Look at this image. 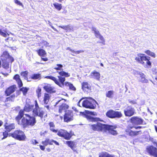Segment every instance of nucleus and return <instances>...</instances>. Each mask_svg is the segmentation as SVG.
<instances>
[{"instance_id":"aec40b11","label":"nucleus","mask_w":157,"mask_h":157,"mask_svg":"<svg viewBox=\"0 0 157 157\" xmlns=\"http://www.w3.org/2000/svg\"><path fill=\"white\" fill-rule=\"evenodd\" d=\"M3 126L5 130L9 132H11L15 128V124L13 123L9 124L7 122L4 123Z\"/></svg>"},{"instance_id":"f704fd0d","label":"nucleus","mask_w":157,"mask_h":157,"mask_svg":"<svg viewBox=\"0 0 157 157\" xmlns=\"http://www.w3.org/2000/svg\"><path fill=\"white\" fill-rule=\"evenodd\" d=\"M56 67L54 68V69L57 71V72L63 71L62 68L63 66L61 64H56Z\"/></svg>"},{"instance_id":"09e8293b","label":"nucleus","mask_w":157,"mask_h":157,"mask_svg":"<svg viewBox=\"0 0 157 157\" xmlns=\"http://www.w3.org/2000/svg\"><path fill=\"white\" fill-rule=\"evenodd\" d=\"M48 132V131H45L43 132H41L40 133V135L41 136H44L45 134L46 133H47Z\"/></svg>"},{"instance_id":"864d4df0","label":"nucleus","mask_w":157,"mask_h":157,"mask_svg":"<svg viewBox=\"0 0 157 157\" xmlns=\"http://www.w3.org/2000/svg\"><path fill=\"white\" fill-rule=\"evenodd\" d=\"M154 82H156V84H157V75L155 77Z\"/></svg>"},{"instance_id":"f257e3e1","label":"nucleus","mask_w":157,"mask_h":157,"mask_svg":"<svg viewBox=\"0 0 157 157\" xmlns=\"http://www.w3.org/2000/svg\"><path fill=\"white\" fill-rule=\"evenodd\" d=\"M33 107V105L26 104L23 109H21L19 111L18 115L15 118L18 123L24 129L29 126H33L36 123V119L34 116H32L29 114H24L25 116L23 117L24 111L30 112Z\"/></svg>"},{"instance_id":"de8ad7c7","label":"nucleus","mask_w":157,"mask_h":157,"mask_svg":"<svg viewBox=\"0 0 157 157\" xmlns=\"http://www.w3.org/2000/svg\"><path fill=\"white\" fill-rule=\"evenodd\" d=\"M103 42H105V40L103 36L100 35L98 37Z\"/></svg>"},{"instance_id":"6ab92c4d","label":"nucleus","mask_w":157,"mask_h":157,"mask_svg":"<svg viewBox=\"0 0 157 157\" xmlns=\"http://www.w3.org/2000/svg\"><path fill=\"white\" fill-rule=\"evenodd\" d=\"M1 59L2 60H6L8 61H10L11 63L14 60L13 58L10 56L8 52L6 51H5L3 52L1 56Z\"/></svg>"},{"instance_id":"8fccbe9b","label":"nucleus","mask_w":157,"mask_h":157,"mask_svg":"<svg viewBox=\"0 0 157 157\" xmlns=\"http://www.w3.org/2000/svg\"><path fill=\"white\" fill-rule=\"evenodd\" d=\"M66 50L70 51L72 53H73L74 51V50L71 49L70 47L67 48H66Z\"/></svg>"},{"instance_id":"a18cd8bd","label":"nucleus","mask_w":157,"mask_h":157,"mask_svg":"<svg viewBox=\"0 0 157 157\" xmlns=\"http://www.w3.org/2000/svg\"><path fill=\"white\" fill-rule=\"evenodd\" d=\"M31 144L33 145H35L38 143V142L36 140H31Z\"/></svg>"},{"instance_id":"cd10ccee","label":"nucleus","mask_w":157,"mask_h":157,"mask_svg":"<svg viewBox=\"0 0 157 157\" xmlns=\"http://www.w3.org/2000/svg\"><path fill=\"white\" fill-rule=\"evenodd\" d=\"M7 97L5 100V101L13 102L14 101L16 96L14 94H13Z\"/></svg>"},{"instance_id":"7c9ffc66","label":"nucleus","mask_w":157,"mask_h":157,"mask_svg":"<svg viewBox=\"0 0 157 157\" xmlns=\"http://www.w3.org/2000/svg\"><path fill=\"white\" fill-rule=\"evenodd\" d=\"M114 91L113 90L108 91L105 94L106 97L109 98H112L113 97Z\"/></svg>"},{"instance_id":"ddd939ff","label":"nucleus","mask_w":157,"mask_h":157,"mask_svg":"<svg viewBox=\"0 0 157 157\" xmlns=\"http://www.w3.org/2000/svg\"><path fill=\"white\" fill-rule=\"evenodd\" d=\"M74 114L71 110H68L65 111L63 116L64 121L66 122H68L73 120Z\"/></svg>"},{"instance_id":"7ed1b4c3","label":"nucleus","mask_w":157,"mask_h":157,"mask_svg":"<svg viewBox=\"0 0 157 157\" xmlns=\"http://www.w3.org/2000/svg\"><path fill=\"white\" fill-rule=\"evenodd\" d=\"M98 122H97L95 124H89L90 130L92 131L98 132H106L108 131L110 133L113 135H116L117 134V131L114 130L117 128L116 125L104 124Z\"/></svg>"},{"instance_id":"c85d7f7f","label":"nucleus","mask_w":157,"mask_h":157,"mask_svg":"<svg viewBox=\"0 0 157 157\" xmlns=\"http://www.w3.org/2000/svg\"><path fill=\"white\" fill-rule=\"evenodd\" d=\"M50 98L49 95L46 93L44 94L43 101L44 104H47Z\"/></svg>"},{"instance_id":"dca6fc26","label":"nucleus","mask_w":157,"mask_h":157,"mask_svg":"<svg viewBox=\"0 0 157 157\" xmlns=\"http://www.w3.org/2000/svg\"><path fill=\"white\" fill-rule=\"evenodd\" d=\"M38 55L40 57L41 60L45 62L48 60V58L46 56L47 53L46 51L44 49L40 48L36 50Z\"/></svg>"},{"instance_id":"72a5a7b5","label":"nucleus","mask_w":157,"mask_h":157,"mask_svg":"<svg viewBox=\"0 0 157 157\" xmlns=\"http://www.w3.org/2000/svg\"><path fill=\"white\" fill-rule=\"evenodd\" d=\"M29 88L26 87H21L19 89V91L22 92L24 95H25L26 94Z\"/></svg>"},{"instance_id":"c03bdc74","label":"nucleus","mask_w":157,"mask_h":157,"mask_svg":"<svg viewBox=\"0 0 157 157\" xmlns=\"http://www.w3.org/2000/svg\"><path fill=\"white\" fill-rule=\"evenodd\" d=\"M84 50H78L77 51H75L74 50V51L73 52V53H74L75 54H79L83 52H84Z\"/></svg>"},{"instance_id":"37998d69","label":"nucleus","mask_w":157,"mask_h":157,"mask_svg":"<svg viewBox=\"0 0 157 157\" xmlns=\"http://www.w3.org/2000/svg\"><path fill=\"white\" fill-rule=\"evenodd\" d=\"M14 3L17 4V5H18L20 6H21L22 7H24V6L22 4V3H21L20 1H18V0H14Z\"/></svg>"},{"instance_id":"4468645a","label":"nucleus","mask_w":157,"mask_h":157,"mask_svg":"<svg viewBox=\"0 0 157 157\" xmlns=\"http://www.w3.org/2000/svg\"><path fill=\"white\" fill-rule=\"evenodd\" d=\"M146 152L150 155L154 157H157V148L152 145L147 147Z\"/></svg>"},{"instance_id":"69168bd1","label":"nucleus","mask_w":157,"mask_h":157,"mask_svg":"<svg viewBox=\"0 0 157 157\" xmlns=\"http://www.w3.org/2000/svg\"><path fill=\"white\" fill-rule=\"evenodd\" d=\"M75 111L76 112H78V110H77V109H75Z\"/></svg>"},{"instance_id":"b1692460","label":"nucleus","mask_w":157,"mask_h":157,"mask_svg":"<svg viewBox=\"0 0 157 157\" xmlns=\"http://www.w3.org/2000/svg\"><path fill=\"white\" fill-rule=\"evenodd\" d=\"M90 76L91 78L98 81H99L100 78V73L95 70L91 72Z\"/></svg>"},{"instance_id":"9b49d317","label":"nucleus","mask_w":157,"mask_h":157,"mask_svg":"<svg viewBox=\"0 0 157 157\" xmlns=\"http://www.w3.org/2000/svg\"><path fill=\"white\" fill-rule=\"evenodd\" d=\"M63 100V99H62L58 101L55 105V106H56L58 104H59L58 106L59 107L58 111L59 113H62L63 111L65 112L66 110L69 108L68 105L62 101Z\"/></svg>"},{"instance_id":"5fc2aeb1","label":"nucleus","mask_w":157,"mask_h":157,"mask_svg":"<svg viewBox=\"0 0 157 157\" xmlns=\"http://www.w3.org/2000/svg\"><path fill=\"white\" fill-rule=\"evenodd\" d=\"M153 144L157 147V142H152Z\"/></svg>"},{"instance_id":"4d7b16f0","label":"nucleus","mask_w":157,"mask_h":157,"mask_svg":"<svg viewBox=\"0 0 157 157\" xmlns=\"http://www.w3.org/2000/svg\"><path fill=\"white\" fill-rule=\"evenodd\" d=\"M83 98H82L81 99H80L79 100V101H78V105L79 106H80L79 105V103H80V102L81 101V100H82V99H83Z\"/></svg>"},{"instance_id":"f3484780","label":"nucleus","mask_w":157,"mask_h":157,"mask_svg":"<svg viewBox=\"0 0 157 157\" xmlns=\"http://www.w3.org/2000/svg\"><path fill=\"white\" fill-rule=\"evenodd\" d=\"M135 111L134 108L131 106H127L124 110L125 116L127 117L132 116L135 113Z\"/></svg>"},{"instance_id":"e433bc0d","label":"nucleus","mask_w":157,"mask_h":157,"mask_svg":"<svg viewBox=\"0 0 157 157\" xmlns=\"http://www.w3.org/2000/svg\"><path fill=\"white\" fill-rule=\"evenodd\" d=\"M144 52L148 56H150L153 58L155 57V54L154 52H151L149 50H146Z\"/></svg>"},{"instance_id":"2eb2a0df","label":"nucleus","mask_w":157,"mask_h":157,"mask_svg":"<svg viewBox=\"0 0 157 157\" xmlns=\"http://www.w3.org/2000/svg\"><path fill=\"white\" fill-rule=\"evenodd\" d=\"M129 121L133 125L143 124L144 121L142 119L136 116H134L131 117Z\"/></svg>"},{"instance_id":"412c9836","label":"nucleus","mask_w":157,"mask_h":157,"mask_svg":"<svg viewBox=\"0 0 157 157\" xmlns=\"http://www.w3.org/2000/svg\"><path fill=\"white\" fill-rule=\"evenodd\" d=\"M43 88L46 91L49 93H53L56 92L55 90V88L49 84H45L43 87Z\"/></svg>"},{"instance_id":"0e129e2a","label":"nucleus","mask_w":157,"mask_h":157,"mask_svg":"<svg viewBox=\"0 0 157 157\" xmlns=\"http://www.w3.org/2000/svg\"><path fill=\"white\" fill-rule=\"evenodd\" d=\"M1 60H0V67H1Z\"/></svg>"},{"instance_id":"a878e982","label":"nucleus","mask_w":157,"mask_h":157,"mask_svg":"<svg viewBox=\"0 0 157 157\" xmlns=\"http://www.w3.org/2000/svg\"><path fill=\"white\" fill-rule=\"evenodd\" d=\"M48 124L49 129L51 132L55 133H56L58 132V129H55V125L53 122H50Z\"/></svg>"},{"instance_id":"a211bd4d","label":"nucleus","mask_w":157,"mask_h":157,"mask_svg":"<svg viewBox=\"0 0 157 157\" xmlns=\"http://www.w3.org/2000/svg\"><path fill=\"white\" fill-rule=\"evenodd\" d=\"M17 86L15 84L11 85L6 89L5 94L6 96H8L15 91L17 89Z\"/></svg>"},{"instance_id":"6e6552de","label":"nucleus","mask_w":157,"mask_h":157,"mask_svg":"<svg viewBox=\"0 0 157 157\" xmlns=\"http://www.w3.org/2000/svg\"><path fill=\"white\" fill-rule=\"evenodd\" d=\"M105 114L107 117L111 119L120 118L123 116L121 111H116L111 109L108 110Z\"/></svg>"},{"instance_id":"ea45409f","label":"nucleus","mask_w":157,"mask_h":157,"mask_svg":"<svg viewBox=\"0 0 157 157\" xmlns=\"http://www.w3.org/2000/svg\"><path fill=\"white\" fill-rule=\"evenodd\" d=\"M28 72L27 71H25L21 72L20 73V75H22L23 77H24L25 78L27 79L28 78Z\"/></svg>"},{"instance_id":"1a4fd4ad","label":"nucleus","mask_w":157,"mask_h":157,"mask_svg":"<svg viewBox=\"0 0 157 157\" xmlns=\"http://www.w3.org/2000/svg\"><path fill=\"white\" fill-rule=\"evenodd\" d=\"M134 126H128L125 130V132L126 135L130 137L134 138L139 135L142 133L141 130L134 131L132 130Z\"/></svg>"},{"instance_id":"49530a36","label":"nucleus","mask_w":157,"mask_h":157,"mask_svg":"<svg viewBox=\"0 0 157 157\" xmlns=\"http://www.w3.org/2000/svg\"><path fill=\"white\" fill-rule=\"evenodd\" d=\"M51 143L53 144V143H54L55 144L57 145H59V144L58 142L57 141H56V140H51Z\"/></svg>"},{"instance_id":"f03ea898","label":"nucleus","mask_w":157,"mask_h":157,"mask_svg":"<svg viewBox=\"0 0 157 157\" xmlns=\"http://www.w3.org/2000/svg\"><path fill=\"white\" fill-rule=\"evenodd\" d=\"M59 75L57 76L58 78L56 77L51 76H47L45 77V78L50 79L53 81L56 84L60 87H62L64 86H69V89L72 91H75L76 88L72 84L68 82H65L66 78L69 77L70 74L64 71H58Z\"/></svg>"},{"instance_id":"f8f14e48","label":"nucleus","mask_w":157,"mask_h":157,"mask_svg":"<svg viewBox=\"0 0 157 157\" xmlns=\"http://www.w3.org/2000/svg\"><path fill=\"white\" fill-rule=\"evenodd\" d=\"M35 108L33 110V113L34 114L35 117L38 116L41 119H42L44 117L45 113L43 110H39V112H38V110L40 108L39 107L36 100L35 101Z\"/></svg>"},{"instance_id":"bb28decb","label":"nucleus","mask_w":157,"mask_h":157,"mask_svg":"<svg viewBox=\"0 0 157 157\" xmlns=\"http://www.w3.org/2000/svg\"><path fill=\"white\" fill-rule=\"evenodd\" d=\"M66 144L73 150L76 147L75 142L72 140L66 141Z\"/></svg>"},{"instance_id":"5701e85b","label":"nucleus","mask_w":157,"mask_h":157,"mask_svg":"<svg viewBox=\"0 0 157 157\" xmlns=\"http://www.w3.org/2000/svg\"><path fill=\"white\" fill-rule=\"evenodd\" d=\"M13 78L16 82L19 88H20L22 86L23 84L19 75L17 74L13 76Z\"/></svg>"},{"instance_id":"393cba45","label":"nucleus","mask_w":157,"mask_h":157,"mask_svg":"<svg viewBox=\"0 0 157 157\" xmlns=\"http://www.w3.org/2000/svg\"><path fill=\"white\" fill-rule=\"evenodd\" d=\"M82 88L83 90L88 91L91 89V85L86 82H83L82 84Z\"/></svg>"},{"instance_id":"3c124183","label":"nucleus","mask_w":157,"mask_h":157,"mask_svg":"<svg viewBox=\"0 0 157 157\" xmlns=\"http://www.w3.org/2000/svg\"><path fill=\"white\" fill-rule=\"evenodd\" d=\"M134 128L136 129H140L143 128V127L141 126H138L137 127H134Z\"/></svg>"},{"instance_id":"9d476101","label":"nucleus","mask_w":157,"mask_h":157,"mask_svg":"<svg viewBox=\"0 0 157 157\" xmlns=\"http://www.w3.org/2000/svg\"><path fill=\"white\" fill-rule=\"evenodd\" d=\"M57 135L59 136L63 137L66 140H69L71 137L74 135V133L70 131V133L68 132L66 130L61 129L59 131L58 130Z\"/></svg>"},{"instance_id":"603ef678","label":"nucleus","mask_w":157,"mask_h":157,"mask_svg":"<svg viewBox=\"0 0 157 157\" xmlns=\"http://www.w3.org/2000/svg\"><path fill=\"white\" fill-rule=\"evenodd\" d=\"M51 27L52 29L54 31H55L56 32H58V30L56 29L54 27V26H53L52 25H51Z\"/></svg>"},{"instance_id":"79ce46f5","label":"nucleus","mask_w":157,"mask_h":157,"mask_svg":"<svg viewBox=\"0 0 157 157\" xmlns=\"http://www.w3.org/2000/svg\"><path fill=\"white\" fill-rule=\"evenodd\" d=\"M41 89L40 88H38L36 90V92L37 94V96L39 98L41 96Z\"/></svg>"},{"instance_id":"e2e57ef3","label":"nucleus","mask_w":157,"mask_h":157,"mask_svg":"<svg viewBox=\"0 0 157 157\" xmlns=\"http://www.w3.org/2000/svg\"><path fill=\"white\" fill-rule=\"evenodd\" d=\"M100 65L101 66L103 67V64L102 63H101Z\"/></svg>"},{"instance_id":"20e7f679","label":"nucleus","mask_w":157,"mask_h":157,"mask_svg":"<svg viewBox=\"0 0 157 157\" xmlns=\"http://www.w3.org/2000/svg\"><path fill=\"white\" fill-rule=\"evenodd\" d=\"M135 59L138 63L144 66L145 65L147 68H151V63L150 61V57L147 56L144 54H138Z\"/></svg>"},{"instance_id":"bf43d9fd","label":"nucleus","mask_w":157,"mask_h":157,"mask_svg":"<svg viewBox=\"0 0 157 157\" xmlns=\"http://www.w3.org/2000/svg\"><path fill=\"white\" fill-rule=\"evenodd\" d=\"M151 141L152 143V142H155V141H154V140H153V139L152 138V139H149Z\"/></svg>"},{"instance_id":"473e14b6","label":"nucleus","mask_w":157,"mask_h":157,"mask_svg":"<svg viewBox=\"0 0 157 157\" xmlns=\"http://www.w3.org/2000/svg\"><path fill=\"white\" fill-rule=\"evenodd\" d=\"M141 79L140 80L139 82L143 83H147L148 82V81L145 78V75L144 74H142L140 75Z\"/></svg>"},{"instance_id":"6e6d98bb","label":"nucleus","mask_w":157,"mask_h":157,"mask_svg":"<svg viewBox=\"0 0 157 157\" xmlns=\"http://www.w3.org/2000/svg\"><path fill=\"white\" fill-rule=\"evenodd\" d=\"M3 122L2 120H0V127H1L3 124Z\"/></svg>"},{"instance_id":"680f3d73","label":"nucleus","mask_w":157,"mask_h":157,"mask_svg":"<svg viewBox=\"0 0 157 157\" xmlns=\"http://www.w3.org/2000/svg\"><path fill=\"white\" fill-rule=\"evenodd\" d=\"M155 131H156V132H157V127L156 126H155Z\"/></svg>"},{"instance_id":"13d9d810","label":"nucleus","mask_w":157,"mask_h":157,"mask_svg":"<svg viewBox=\"0 0 157 157\" xmlns=\"http://www.w3.org/2000/svg\"><path fill=\"white\" fill-rule=\"evenodd\" d=\"M47 150L48 151V152H50L51 151V149L50 148H47Z\"/></svg>"},{"instance_id":"4c0bfd02","label":"nucleus","mask_w":157,"mask_h":157,"mask_svg":"<svg viewBox=\"0 0 157 157\" xmlns=\"http://www.w3.org/2000/svg\"><path fill=\"white\" fill-rule=\"evenodd\" d=\"M53 5L55 8L59 11H60L62 9V5L61 4L56 2L53 3Z\"/></svg>"},{"instance_id":"a19ab883","label":"nucleus","mask_w":157,"mask_h":157,"mask_svg":"<svg viewBox=\"0 0 157 157\" xmlns=\"http://www.w3.org/2000/svg\"><path fill=\"white\" fill-rule=\"evenodd\" d=\"M9 132L5 130L4 132H2V134L3 137H2V139H5L9 135Z\"/></svg>"},{"instance_id":"423d86ee","label":"nucleus","mask_w":157,"mask_h":157,"mask_svg":"<svg viewBox=\"0 0 157 157\" xmlns=\"http://www.w3.org/2000/svg\"><path fill=\"white\" fill-rule=\"evenodd\" d=\"M80 113L81 115L83 116L84 117L86 118L89 121H103V120L101 119L99 117H94L89 115H94V112H90L88 110H85L84 112H80Z\"/></svg>"},{"instance_id":"0eeeda50","label":"nucleus","mask_w":157,"mask_h":157,"mask_svg":"<svg viewBox=\"0 0 157 157\" xmlns=\"http://www.w3.org/2000/svg\"><path fill=\"white\" fill-rule=\"evenodd\" d=\"M11 136L14 139L19 141H25L26 138L24 132L20 130L14 131L11 133Z\"/></svg>"},{"instance_id":"4be33fe9","label":"nucleus","mask_w":157,"mask_h":157,"mask_svg":"<svg viewBox=\"0 0 157 157\" xmlns=\"http://www.w3.org/2000/svg\"><path fill=\"white\" fill-rule=\"evenodd\" d=\"M41 143L43 145H40L39 146L40 149L43 151L44 150L45 146L48 145H52V143H51V140L48 138H46L44 140L42 141Z\"/></svg>"},{"instance_id":"2f4dec72","label":"nucleus","mask_w":157,"mask_h":157,"mask_svg":"<svg viewBox=\"0 0 157 157\" xmlns=\"http://www.w3.org/2000/svg\"><path fill=\"white\" fill-rule=\"evenodd\" d=\"M2 67L6 69L9 68V63L10 62V61H8L6 60H4V61L2 60Z\"/></svg>"},{"instance_id":"c756f323","label":"nucleus","mask_w":157,"mask_h":157,"mask_svg":"<svg viewBox=\"0 0 157 157\" xmlns=\"http://www.w3.org/2000/svg\"><path fill=\"white\" fill-rule=\"evenodd\" d=\"M31 78L33 80L40 79L41 78V75L39 73L33 74L31 77Z\"/></svg>"},{"instance_id":"052dcab7","label":"nucleus","mask_w":157,"mask_h":157,"mask_svg":"<svg viewBox=\"0 0 157 157\" xmlns=\"http://www.w3.org/2000/svg\"><path fill=\"white\" fill-rule=\"evenodd\" d=\"M45 107H46L47 109L48 110L49 109V105H47L46 106H45Z\"/></svg>"},{"instance_id":"39448f33","label":"nucleus","mask_w":157,"mask_h":157,"mask_svg":"<svg viewBox=\"0 0 157 157\" xmlns=\"http://www.w3.org/2000/svg\"><path fill=\"white\" fill-rule=\"evenodd\" d=\"M97 104V101L91 98H86L84 100L82 103L83 107L90 109H94Z\"/></svg>"},{"instance_id":"338daca9","label":"nucleus","mask_w":157,"mask_h":157,"mask_svg":"<svg viewBox=\"0 0 157 157\" xmlns=\"http://www.w3.org/2000/svg\"><path fill=\"white\" fill-rule=\"evenodd\" d=\"M6 33L7 34V35H8V33H6V31L5 33Z\"/></svg>"},{"instance_id":"c9c22d12","label":"nucleus","mask_w":157,"mask_h":157,"mask_svg":"<svg viewBox=\"0 0 157 157\" xmlns=\"http://www.w3.org/2000/svg\"><path fill=\"white\" fill-rule=\"evenodd\" d=\"M59 27L66 30V32H67L68 31H70L71 30V29L70 28V26L69 25L65 26L60 25L59 26Z\"/></svg>"},{"instance_id":"58836bf2","label":"nucleus","mask_w":157,"mask_h":157,"mask_svg":"<svg viewBox=\"0 0 157 157\" xmlns=\"http://www.w3.org/2000/svg\"><path fill=\"white\" fill-rule=\"evenodd\" d=\"M92 31L94 32L95 36L96 37H98L99 36L101 35L99 31L97 30L96 28L92 27Z\"/></svg>"}]
</instances>
